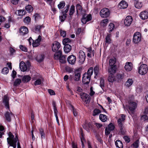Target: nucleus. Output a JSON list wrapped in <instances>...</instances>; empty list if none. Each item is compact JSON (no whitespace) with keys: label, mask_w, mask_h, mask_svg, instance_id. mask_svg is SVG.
Segmentation results:
<instances>
[{"label":"nucleus","mask_w":148,"mask_h":148,"mask_svg":"<svg viewBox=\"0 0 148 148\" xmlns=\"http://www.w3.org/2000/svg\"><path fill=\"white\" fill-rule=\"evenodd\" d=\"M65 3L64 1H62L60 2L58 5V7L59 9H62L64 8L65 5Z\"/></svg>","instance_id":"50"},{"label":"nucleus","mask_w":148,"mask_h":148,"mask_svg":"<svg viewBox=\"0 0 148 148\" xmlns=\"http://www.w3.org/2000/svg\"><path fill=\"white\" fill-rule=\"evenodd\" d=\"M39 131L41 135V138L45 139V134L43 130L42 129H39Z\"/></svg>","instance_id":"43"},{"label":"nucleus","mask_w":148,"mask_h":148,"mask_svg":"<svg viewBox=\"0 0 148 148\" xmlns=\"http://www.w3.org/2000/svg\"><path fill=\"white\" fill-rule=\"evenodd\" d=\"M31 21V18L27 16L26 17L24 20V22L27 24H28Z\"/></svg>","instance_id":"53"},{"label":"nucleus","mask_w":148,"mask_h":148,"mask_svg":"<svg viewBox=\"0 0 148 148\" xmlns=\"http://www.w3.org/2000/svg\"><path fill=\"white\" fill-rule=\"evenodd\" d=\"M60 34L61 36L64 37L66 36V32L64 31L61 30L60 31Z\"/></svg>","instance_id":"60"},{"label":"nucleus","mask_w":148,"mask_h":148,"mask_svg":"<svg viewBox=\"0 0 148 148\" xmlns=\"http://www.w3.org/2000/svg\"><path fill=\"white\" fill-rule=\"evenodd\" d=\"M123 138L125 141L127 143H128L130 142V139L129 137L127 136H125Z\"/></svg>","instance_id":"63"},{"label":"nucleus","mask_w":148,"mask_h":148,"mask_svg":"<svg viewBox=\"0 0 148 148\" xmlns=\"http://www.w3.org/2000/svg\"><path fill=\"white\" fill-rule=\"evenodd\" d=\"M121 118L119 119L118 120V123L121 131L122 132L124 127L123 125L124 123L125 116L123 114H121Z\"/></svg>","instance_id":"7"},{"label":"nucleus","mask_w":148,"mask_h":148,"mask_svg":"<svg viewBox=\"0 0 148 148\" xmlns=\"http://www.w3.org/2000/svg\"><path fill=\"white\" fill-rule=\"evenodd\" d=\"M114 126L112 123H110L105 129V134L108 135L110 134L111 131L113 130L114 129Z\"/></svg>","instance_id":"12"},{"label":"nucleus","mask_w":148,"mask_h":148,"mask_svg":"<svg viewBox=\"0 0 148 148\" xmlns=\"http://www.w3.org/2000/svg\"><path fill=\"white\" fill-rule=\"evenodd\" d=\"M60 47V43L56 41H54L52 44V50L54 52L58 51Z\"/></svg>","instance_id":"15"},{"label":"nucleus","mask_w":148,"mask_h":148,"mask_svg":"<svg viewBox=\"0 0 148 148\" xmlns=\"http://www.w3.org/2000/svg\"><path fill=\"white\" fill-rule=\"evenodd\" d=\"M48 92L51 95H53L55 94L54 91L51 89H49L48 90Z\"/></svg>","instance_id":"64"},{"label":"nucleus","mask_w":148,"mask_h":148,"mask_svg":"<svg viewBox=\"0 0 148 148\" xmlns=\"http://www.w3.org/2000/svg\"><path fill=\"white\" fill-rule=\"evenodd\" d=\"M9 137L7 138V141L8 144L10 146L12 147L13 148H16V143L18 141V138L17 135H15V137L11 132L8 133ZM17 148H21L19 143L17 142Z\"/></svg>","instance_id":"1"},{"label":"nucleus","mask_w":148,"mask_h":148,"mask_svg":"<svg viewBox=\"0 0 148 148\" xmlns=\"http://www.w3.org/2000/svg\"><path fill=\"white\" fill-rule=\"evenodd\" d=\"M120 8L121 9H125L128 6V4L127 2L124 1H121L119 3Z\"/></svg>","instance_id":"26"},{"label":"nucleus","mask_w":148,"mask_h":148,"mask_svg":"<svg viewBox=\"0 0 148 148\" xmlns=\"http://www.w3.org/2000/svg\"><path fill=\"white\" fill-rule=\"evenodd\" d=\"M91 77L88 75V74L84 73L83 76L82 81L84 84H88L90 81Z\"/></svg>","instance_id":"13"},{"label":"nucleus","mask_w":148,"mask_h":148,"mask_svg":"<svg viewBox=\"0 0 148 148\" xmlns=\"http://www.w3.org/2000/svg\"><path fill=\"white\" fill-rule=\"evenodd\" d=\"M140 18L143 20H145L148 18V11H143L140 13L139 14Z\"/></svg>","instance_id":"14"},{"label":"nucleus","mask_w":148,"mask_h":148,"mask_svg":"<svg viewBox=\"0 0 148 148\" xmlns=\"http://www.w3.org/2000/svg\"><path fill=\"white\" fill-rule=\"evenodd\" d=\"M112 37V34H111L108 33L105 39V44H109L111 42V37Z\"/></svg>","instance_id":"23"},{"label":"nucleus","mask_w":148,"mask_h":148,"mask_svg":"<svg viewBox=\"0 0 148 148\" xmlns=\"http://www.w3.org/2000/svg\"><path fill=\"white\" fill-rule=\"evenodd\" d=\"M39 75L38 74H36L34 75L32 77L33 80H37L34 82V85H40L41 83V81L40 79L39 78Z\"/></svg>","instance_id":"16"},{"label":"nucleus","mask_w":148,"mask_h":148,"mask_svg":"<svg viewBox=\"0 0 148 148\" xmlns=\"http://www.w3.org/2000/svg\"><path fill=\"white\" fill-rule=\"evenodd\" d=\"M115 145L116 147L123 148V145L122 142L120 140H117L115 142Z\"/></svg>","instance_id":"29"},{"label":"nucleus","mask_w":148,"mask_h":148,"mask_svg":"<svg viewBox=\"0 0 148 148\" xmlns=\"http://www.w3.org/2000/svg\"><path fill=\"white\" fill-rule=\"evenodd\" d=\"M44 27V26L43 25L36 26L35 30V33H39L40 32V29Z\"/></svg>","instance_id":"33"},{"label":"nucleus","mask_w":148,"mask_h":148,"mask_svg":"<svg viewBox=\"0 0 148 148\" xmlns=\"http://www.w3.org/2000/svg\"><path fill=\"white\" fill-rule=\"evenodd\" d=\"M148 70L147 65L145 64H142L138 67V72L140 75H145L147 73Z\"/></svg>","instance_id":"4"},{"label":"nucleus","mask_w":148,"mask_h":148,"mask_svg":"<svg viewBox=\"0 0 148 148\" xmlns=\"http://www.w3.org/2000/svg\"><path fill=\"white\" fill-rule=\"evenodd\" d=\"M93 68L92 67H91L89 69L87 73H85L88 74V75L91 77L93 74Z\"/></svg>","instance_id":"41"},{"label":"nucleus","mask_w":148,"mask_h":148,"mask_svg":"<svg viewBox=\"0 0 148 148\" xmlns=\"http://www.w3.org/2000/svg\"><path fill=\"white\" fill-rule=\"evenodd\" d=\"M76 60V57L73 55L69 56L67 58L68 62L69 64H74Z\"/></svg>","instance_id":"19"},{"label":"nucleus","mask_w":148,"mask_h":148,"mask_svg":"<svg viewBox=\"0 0 148 148\" xmlns=\"http://www.w3.org/2000/svg\"><path fill=\"white\" fill-rule=\"evenodd\" d=\"M16 72L15 71L13 70L12 72L11 75L12 77L14 79L16 77Z\"/></svg>","instance_id":"62"},{"label":"nucleus","mask_w":148,"mask_h":148,"mask_svg":"<svg viewBox=\"0 0 148 148\" xmlns=\"http://www.w3.org/2000/svg\"><path fill=\"white\" fill-rule=\"evenodd\" d=\"M80 132L81 134V140L82 142V147H84V145L83 143V140H84V134L83 133V132L82 130H80Z\"/></svg>","instance_id":"42"},{"label":"nucleus","mask_w":148,"mask_h":148,"mask_svg":"<svg viewBox=\"0 0 148 148\" xmlns=\"http://www.w3.org/2000/svg\"><path fill=\"white\" fill-rule=\"evenodd\" d=\"M31 77L29 75H26L23 76L22 79V81L24 82H27L31 79Z\"/></svg>","instance_id":"32"},{"label":"nucleus","mask_w":148,"mask_h":148,"mask_svg":"<svg viewBox=\"0 0 148 148\" xmlns=\"http://www.w3.org/2000/svg\"><path fill=\"white\" fill-rule=\"evenodd\" d=\"M81 74L80 72L77 70L75 71L74 72V79L75 81H78L80 77Z\"/></svg>","instance_id":"21"},{"label":"nucleus","mask_w":148,"mask_h":148,"mask_svg":"<svg viewBox=\"0 0 148 148\" xmlns=\"http://www.w3.org/2000/svg\"><path fill=\"white\" fill-rule=\"evenodd\" d=\"M70 42L71 40L69 38H65L63 40L62 42L63 44L65 45H68V44L70 43Z\"/></svg>","instance_id":"45"},{"label":"nucleus","mask_w":148,"mask_h":148,"mask_svg":"<svg viewBox=\"0 0 148 148\" xmlns=\"http://www.w3.org/2000/svg\"><path fill=\"white\" fill-rule=\"evenodd\" d=\"M44 58V56L43 55H39L37 56L36 58V60L39 62L42 61Z\"/></svg>","instance_id":"37"},{"label":"nucleus","mask_w":148,"mask_h":148,"mask_svg":"<svg viewBox=\"0 0 148 148\" xmlns=\"http://www.w3.org/2000/svg\"><path fill=\"white\" fill-rule=\"evenodd\" d=\"M66 14H61V16H60V19L61 21L63 22L66 18Z\"/></svg>","instance_id":"51"},{"label":"nucleus","mask_w":148,"mask_h":148,"mask_svg":"<svg viewBox=\"0 0 148 148\" xmlns=\"http://www.w3.org/2000/svg\"><path fill=\"white\" fill-rule=\"evenodd\" d=\"M99 117L100 120L103 122L106 121L107 119V116L105 115L100 114Z\"/></svg>","instance_id":"36"},{"label":"nucleus","mask_w":148,"mask_h":148,"mask_svg":"<svg viewBox=\"0 0 148 148\" xmlns=\"http://www.w3.org/2000/svg\"><path fill=\"white\" fill-rule=\"evenodd\" d=\"M133 83V81L132 79H129L126 82L125 85L127 87H129L131 86Z\"/></svg>","instance_id":"30"},{"label":"nucleus","mask_w":148,"mask_h":148,"mask_svg":"<svg viewBox=\"0 0 148 148\" xmlns=\"http://www.w3.org/2000/svg\"><path fill=\"white\" fill-rule=\"evenodd\" d=\"M110 14V12L108 9L104 8L101 9L100 12V15L103 18H106L108 17Z\"/></svg>","instance_id":"6"},{"label":"nucleus","mask_w":148,"mask_h":148,"mask_svg":"<svg viewBox=\"0 0 148 148\" xmlns=\"http://www.w3.org/2000/svg\"><path fill=\"white\" fill-rule=\"evenodd\" d=\"M94 73L95 75V78H96V77L98 75L99 73V67L98 66H96L94 69Z\"/></svg>","instance_id":"40"},{"label":"nucleus","mask_w":148,"mask_h":148,"mask_svg":"<svg viewBox=\"0 0 148 148\" xmlns=\"http://www.w3.org/2000/svg\"><path fill=\"white\" fill-rule=\"evenodd\" d=\"M86 58L85 54L82 50H80L79 53V63L82 64L84 62Z\"/></svg>","instance_id":"10"},{"label":"nucleus","mask_w":148,"mask_h":148,"mask_svg":"<svg viewBox=\"0 0 148 148\" xmlns=\"http://www.w3.org/2000/svg\"><path fill=\"white\" fill-rule=\"evenodd\" d=\"M54 58L56 60L60 59V58H62V52L60 50H59L57 52L55 53Z\"/></svg>","instance_id":"27"},{"label":"nucleus","mask_w":148,"mask_h":148,"mask_svg":"<svg viewBox=\"0 0 148 148\" xmlns=\"http://www.w3.org/2000/svg\"><path fill=\"white\" fill-rule=\"evenodd\" d=\"M9 72V69L7 67L4 68L2 70V72L4 74H7Z\"/></svg>","instance_id":"57"},{"label":"nucleus","mask_w":148,"mask_h":148,"mask_svg":"<svg viewBox=\"0 0 148 148\" xmlns=\"http://www.w3.org/2000/svg\"><path fill=\"white\" fill-rule=\"evenodd\" d=\"M140 119L142 121L147 122L148 120V116L146 114L142 115L140 116Z\"/></svg>","instance_id":"39"},{"label":"nucleus","mask_w":148,"mask_h":148,"mask_svg":"<svg viewBox=\"0 0 148 148\" xmlns=\"http://www.w3.org/2000/svg\"><path fill=\"white\" fill-rule=\"evenodd\" d=\"M10 114L12 115V112H10V113L8 112H6L5 114L6 120L9 122L10 121H11V118L10 117Z\"/></svg>","instance_id":"38"},{"label":"nucleus","mask_w":148,"mask_h":148,"mask_svg":"<svg viewBox=\"0 0 148 148\" xmlns=\"http://www.w3.org/2000/svg\"><path fill=\"white\" fill-rule=\"evenodd\" d=\"M100 86L102 89L104 87V81L103 79H100Z\"/></svg>","instance_id":"59"},{"label":"nucleus","mask_w":148,"mask_h":148,"mask_svg":"<svg viewBox=\"0 0 148 148\" xmlns=\"http://www.w3.org/2000/svg\"><path fill=\"white\" fill-rule=\"evenodd\" d=\"M26 12L25 10H18V15L19 16H23L25 15Z\"/></svg>","instance_id":"47"},{"label":"nucleus","mask_w":148,"mask_h":148,"mask_svg":"<svg viewBox=\"0 0 148 148\" xmlns=\"http://www.w3.org/2000/svg\"><path fill=\"white\" fill-rule=\"evenodd\" d=\"M82 100L86 104L88 103L90 101V98L89 95L84 92L80 94Z\"/></svg>","instance_id":"8"},{"label":"nucleus","mask_w":148,"mask_h":148,"mask_svg":"<svg viewBox=\"0 0 148 148\" xmlns=\"http://www.w3.org/2000/svg\"><path fill=\"white\" fill-rule=\"evenodd\" d=\"M91 19L92 16L91 14H85L83 15L81 21L83 24H85L87 22L91 20Z\"/></svg>","instance_id":"9"},{"label":"nucleus","mask_w":148,"mask_h":148,"mask_svg":"<svg viewBox=\"0 0 148 148\" xmlns=\"http://www.w3.org/2000/svg\"><path fill=\"white\" fill-rule=\"evenodd\" d=\"M110 74L108 78V81L110 82H113L115 80L114 76L113 74L115 73L109 72Z\"/></svg>","instance_id":"28"},{"label":"nucleus","mask_w":148,"mask_h":148,"mask_svg":"<svg viewBox=\"0 0 148 148\" xmlns=\"http://www.w3.org/2000/svg\"><path fill=\"white\" fill-rule=\"evenodd\" d=\"M21 82V80L20 79H16L14 83V86H17L19 85Z\"/></svg>","instance_id":"48"},{"label":"nucleus","mask_w":148,"mask_h":148,"mask_svg":"<svg viewBox=\"0 0 148 148\" xmlns=\"http://www.w3.org/2000/svg\"><path fill=\"white\" fill-rule=\"evenodd\" d=\"M70 107L71 110H73L74 116H76L78 114L77 110L75 109L74 107L71 105Z\"/></svg>","instance_id":"44"},{"label":"nucleus","mask_w":148,"mask_h":148,"mask_svg":"<svg viewBox=\"0 0 148 148\" xmlns=\"http://www.w3.org/2000/svg\"><path fill=\"white\" fill-rule=\"evenodd\" d=\"M41 40V37L39 35L38 36V38L36 39L33 43H32L33 46L34 47H37L40 44V42Z\"/></svg>","instance_id":"22"},{"label":"nucleus","mask_w":148,"mask_h":148,"mask_svg":"<svg viewBox=\"0 0 148 148\" xmlns=\"http://www.w3.org/2000/svg\"><path fill=\"white\" fill-rule=\"evenodd\" d=\"M137 101H130L129 102L128 105H126L127 110L130 114L134 113L135 110L137 107Z\"/></svg>","instance_id":"2"},{"label":"nucleus","mask_w":148,"mask_h":148,"mask_svg":"<svg viewBox=\"0 0 148 148\" xmlns=\"http://www.w3.org/2000/svg\"><path fill=\"white\" fill-rule=\"evenodd\" d=\"M133 68V65L131 62H127L124 66V68L127 71H132Z\"/></svg>","instance_id":"17"},{"label":"nucleus","mask_w":148,"mask_h":148,"mask_svg":"<svg viewBox=\"0 0 148 148\" xmlns=\"http://www.w3.org/2000/svg\"><path fill=\"white\" fill-rule=\"evenodd\" d=\"M34 17L36 21H38L41 18L40 15L38 14H35L34 15Z\"/></svg>","instance_id":"54"},{"label":"nucleus","mask_w":148,"mask_h":148,"mask_svg":"<svg viewBox=\"0 0 148 148\" xmlns=\"http://www.w3.org/2000/svg\"><path fill=\"white\" fill-rule=\"evenodd\" d=\"M71 47L69 45H65L64 47V51L65 53H68L71 50Z\"/></svg>","instance_id":"31"},{"label":"nucleus","mask_w":148,"mask_h":148,"mask_svg":"<svg viewBox=\"0 0 148 148\" xmlns=\"http://www.w3.org/2000/svg\"><path fill=\"white\" fill-rule=\"evenodd\" d=\"M20 49L23 51L26 52L27 51V48L24 46L21 45L19 46Z\"/></svg>","instance_id":"56"},{"label":"nucleus","mask_w":148,"mask_h":148,"mask_svg":"<svg viewBox=\"0 0 148 148\" xmlns=\"http://www.w3.org/2000/svg\"><path fill=\"white\" fill-rule=\"evenodd\" d=\"M139 141L138 140L135 141L131 145V147L132 148H137L139 147Z\"/></svg>","instance_id":"35"},{"label":"nucleus","mask_w":148,"mask_h":148,"mask_svg":"<svg viewBox=\"0 0 148 148\" xmlns=\"http://www.w3.org/2000/svg\"><path fill=\"white\" fill-rule=\"evenodd\" d=\"M141 35L139 32H135L133 35V42L136 44H138L141 41Z\"/></svg>","instance_id":"5"},{"label":"nucleus","mask_w":148,"mask_h":148,"mask_svg":"<svg viewBox=\"0 0 148 148\" xmlns=\"http://www.w3.org/2000/svg\"><path fill=\"white\" fill-rule=\"evenodd\" d=\"M3 102L5 104V107L7 109H9V98L6 96H4L3 99Z\"/></svg>","instance_id":"24"},{"label":"nucleus","mask_w":148,"mask_h":148,"mask_svg":"<svg viewBox=\"0 0 148 148\" xmlns=\"http://www.w3.org/2000/svg\"><path fill=\"white\" fill-rule=\"evenodd\" d=\"M116 62V59L114 58H112L109 60V65L110 68L108 69L109 72L115 73L116 67L114 64Z\"/></svg>","instance_id":"3"},{"label":"nucleus","mask_w":148,"mask_h":148,"mask_svg":"<svg viewBox=\"0 0 148 148\" xmlns=\"http://www.w3.org/2000/svg\"><path fill=\"white\" fill-rule=\"evenodd\" d=\"M19 32L21 35H24L28 33V29L26 27L23 26L20 28Z\"/></svg>","instance_id":"18"},{"label":"nucleus","mask_w":148,"mask_h":148,"mask_svg":"<svg viewBox=\"0 0 148 148\" xmlns=\"http://www.w3.org/2000/svg\"><path fill=\"white\" fill-rule=\"evenodd\" d=\"M134 0V5L135 8L138 9H140L143 5V3L138 0Z\"/></svg>","instance_id":"20"},{"label":"nucleus","mask_w":148,"mask_h":148,"mask_svg":"<svg viewBox=\"0 0 148 148\" xmlns=\"http://www.w3.org/2000/svg\"><path fill=\"white\" fill-rule=\"evenodd\" d=\"M75 12V6L73 5H72L70 10L69 14L71 15L73 14Z\"/></svg>","instance_id":"52"},{"label":"nucleus","mask_w":148,"mask_h":148,"mask_svg":"<svg viewBox=\"0 0 148 148\" xmlns=\"http://www.w3.org/2000/svg\"><path fill=\"white\" fill-rule=\"evenodd\" d=\"M133 19L132 16H128L126 17L124 21V24L125 26H130L132 23Z\"/></svg>","instance_id":"11"},{"label":"nucleus","mask_w":148,"mask_h":148,"mask_svg":"<svg viewBox=\"0 0 148 148\" xmlns=\"http://www.w3.org/2000/svg\"><path fill=\"white\" fill-rule=\"evenodd\" d=\"M117 77L118 79H123L124 77V74L123 73L121 74H119L117 75Z\"/></svg>","instance_id":"58"},{"label":"nucleus","mask_w":148,"mask_h":148,"mask_svg":"<svg viewBox=\"0 0 148 148\" xmlns=\"http://www.w3.org/2000/svg\"><path fill=\"white\" fill-rule=\"evenodd\" d=\"M101 113V111L97 109H95L94 110L93 112V115L95 116L97 115H98L99 113Z\"/></svg>","instance_id":"49"},{"label":"nucleus","mask_w":148,"mask_h":148,"mask_svg":"<svg viewBox=\"0 0 148 148\" xmlns=\"http://www.w3.org/2000/svg\"><path fill=\"white\" fill-rule=\"evenodd\" d=\"M19 67L21 70L23 71H25L27 69V68L25 63L23 61L21 62L20 64Z\"/></svg>","instance_id":"25"},{"label":"nucleus","mask_w":148,"mask_h":148,"mask_svg":"<svg viewBox=\"0 0 148 148\" xmlns=\"http://www.w3.org/2000/svg\"><path fill=\"white\" fill-rule=\"evenodd\" d=\"M115 25L113 23H110L108 25V32L109 33L112 32L115 28Z\"/></svg>","instance_id":"34"},{"label":"nucleus","mask_w":148,"mask_h":148,"mask_svg":"<svg viewBox=\"0 0 148 148\" xmlns=\"http://www.w3.org/2000/svg\"><path fill=\"white\" fill-rule=\"evenodd\" d=\"M108 19H106L103 20L101 22V23L103 24L104 25H106L108 23Z\"/></svg>","instance_id":"61"},{"label":"nucleus","mask_w":148,"mask_h":148,"mask_svg":"<svg viewBox=\"0 0 148 148\" xmlns=\"http://www.w3.org/2000/svg\"><path fill=\"white\" fill-rule=\"evenodd\" d=\"M77 12H81L82 9V7L79 4H77L76 6Z\"/></svg>","instance_id":"55"},{"label":"nucleus","mask_w":148,"mask_h":148,"mask_svg":"<svg viewBox=\"0 0 148 148\" xmlns=\"http://www.w3.org/2000/svg\"><path fill=\"white\" fill-rule=\"evenodd\" d=\"M26 10L29 12H32L33 10V8L30 5H28L25 7Z\"/></svg>","instance_id":"46"}]
</instances>
